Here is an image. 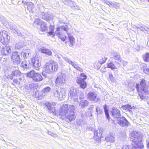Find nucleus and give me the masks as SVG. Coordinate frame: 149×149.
Listing matches in <instances>:
<instances>
[{
    "mask_svg": "<svg viewBox=\"0 0 149 149\" xmlns=\"http://www.w3.org/2000/svg\"><path fill=\"white\" fill-rule=\"evenodd\" d=\"M103 107L104 108V111L105 112V115L106 116V117L107 118L108 120H109L110 117V116L109 113V110L107 108V105L105 104L103 106Z\"/></svg>",
    "mask_w": 149,
    "mask_h": 149,
    "instance_id": "nucleus-25",
    "label": "nucleus"
},
{
    "mask_svg": "<svg viewBox=\"0 0 149 149\" xmlns=\"http://www.w3.org/2000/svg\"><path fill=\"white\" fill-rule=\"evenodd\" d=\"M121 108L124 110H127L130 112L132 109L131 106L129 104L123 105L121 106Z\"/></svg>",
    "mask_w": 149,
    "mask_h": 149,
    "instance_id": "nucleus-21",
    "label": "nucleus"
},
{
    "mask_svg": "<svg viewBox=\"0 0 149 149\" xmlns=\"http://www.w3.org/2000/svg\"><path fill=\"white\" fill-rule=\"evenodd\" d=\"M113 122L114 123L115 121L114 120L113 121Z\"/></svg>",
    "mask_w": 149,
    "mask_h": 149,
    "instance_id": "nucleus-42",
    "label": "nucleus"
},
{
    "mask_svg": "<svg viewBox=\"0 0 149 149\" xmlns=\"http://www.w3.org/2000/svg\"><path fill=\"white\" fill-rule=\"evenodd\" d=\"M22 74V73L19 70H14L12 71L11 73V75L13 76H20Z\"/></svg>",
    "mask_w": 149,
    "mask_h": 149,
    "instance_id": "nucleus-26",
    "label": "nucleus"
},
{
    "mask_svg": "<svg viewBox=\"0 0 149 149\" xmlns=\"http://www.w3.org/2000/svg\"><path fill=\"white\" fill-rule=\"evenodd\" d=\"M92 116V112L91 111H88L86 113V116L87 117H90Z\"/></svg>",
    "mask_w": 149,
    "mask_h": 149,
    "instance_id": "nucleus-34",
    "label": "nucleus"
},
{
    "mask_svg": "<svg viewBox=\"0 0 149 149\" xmlns=\"http://www.w3.org/2000/svg\"><path fill=\"white\" fill-rule=\"evenodd\" d=\"M55 26L54 25L50 24L49 26V31L47 32L48 36H51L54 35V30Z\"/></svg>",
    "mask_w": 149,
    "mask_h": 149,
    "instance_id": "nucleus-20",
    "label": "nucleus"
},
{
    "mask_svg": "<svg viewBox=\"0 0 149 149\" xmlns=\"http://www.w3.org/2000/svg\"><path fill=\"white\" fill-rule=\"evenodd\" d=\"M26 76L35 82L42 81L43 78L41 74L39 72H36L34 70H32L26 74Z\"/></svg>",
    "mask_w": 149,
    "mask_h": 149,
    "instance_id": "nucleus-3",
    "label": "nucleus"
},
{
    "mask_svg": "<svg viewBox=\"0 0 149 149\" xmlns=\"http://www.w3.org/2000/svg\"><path fill=\"white\" fill-rule=\"evenodd\" d=\"M71 109H74V106L73 105L64 104L61 107L60 109V113H63L65 115L69 112Z\"/></svg>",
    "mask_w": 149,
    "mask_h": 149,
    "instance_id": "nucleus-7",
    "label": "nucleus"
},
{
    "mask_svg": "<svg viewBox=\"0 0 149 149\" xmlns=\"http://www.w3.org/2000/svg\"><path fill=\"white\" fill-rule=\"evenodd\" d=\"M85 80H81L80 79L76 80V82L79 85L80 87L81 88L84 89L87 86V84Z\"/></svg>",
    "mask_w": 149,
    "mask_h": 149,
    "instance_id": "nucleus-18",
    "label": "nucleus"
},
{
    "mask_svg": "<svg viewBox=\"0 0 149 149\" xmlns=\"http://www.w3.org/2000/svg\"><path fill=\"white\" fill-rule=\"evenodd\" d=\"M51 67L52 68V72H55L57 71L58 69V65L54 62H51Z\"/></svg>",
    "mask_w": 149,
    "mask_h": 149,
    "instance_id": "nucleus-24",
    "label": "nucleus"
},
{
    "mask_svg": "<svg viewBox=\"0 0 149 149\" xmlns=\"http://www.w3.org/2000/svg\"><path fill=\"white\" fill-rule=\"evenodd\" d=\"M107 67L111 69L112 70L117 68V67L112 62L107 63Z\"/></svg>",
    "mask_w": 149,
    "mask_h": 149,
    "instance_id": "nucleus-23",
    "label": "nucleus"
},
{
    "mask_svg": "<svg viewBox=\"0 0 149 149\" xmlns=\"http://www.w3.org/2000/svg\"><path fill=\"white\" fill-rule=\"evenodd\" d=\"M51 63H47L44 66L42 73L43 75L45 76L47 74L52 72V68Z\"/></svg>",
    "mask_w": 149,
    "mask_h": 149,
    "instance_id": "nucleus-8",
    "label": "nucleus"
},
{
    "mask_svg": "<svg viewBox=\"0 0 149 149\" xmlns=\"http://www.w3.org/2000/svg\"><path fill=\"white\" fill-rule=\"evenodd\" d=\"M107 59V58L104 56H102L101 57V58L97 62L95 63V67L98 69L100 68L101 65L103 63H105Z\"/></svg>",
    "mask_w": 149,
    "mask_h": 149,
    "instance_id": "nucleus-12",
    "label": "nucleus"
},
{
    "mask_svg": "<svg viewBox=\"0 0 149 149\" xmlns=\"http://www.w3.org/2000/svg\"><path fill=\"white\" fill-rule=\"evenodd\" d=\"M13 79V77H12V78H10V79Z\"/></svg>",
    "mask_w": 149,
    "mask_h": 149,
    "instance_id": "nucleus-41",
    "label": "nucleus"
},
{
    "mask_svg": "<svg viewBox=\"0 0 149 149\" xmlns=\"http://www.w3.org/2000/svg\"><path fill=\"white\" fill-rule=\"evenodd\" d=\"M88 101L86 100H82L80 102V105L82 107H84L88 105Z\"/></svg>",
    "mask_w": 149,
    "mask_h": 149,
    "instance_id": "nucleus-30",
    "label": "nucleus"
},
{
    "mask_svg": "<svg viewBox=\"0 0 149 149\" xmlns=\"http://www.w3.org/2000/svg\"><path fill=\"white\" fill-rule=\"evenodd\" d=\"M87 99L90 101L96 102L99 100L97 98V95L94 92H90L87 95Z\"/></svg>",
    "mask_w": 149,
    "mask_h": 149,
    "instance_id": "nucleus-10",
    "label": "nucleus"
},
{
    "mask_svg": "<svg viewBox=\"0 0 149 149\" xmlns=\"http://www.w3.org/2000/svg\"><path fill=\"white\" fill-rule=\"evenodd\" d=\"M122 149H130V148L128 145H125L123 146Z\"/></svg>",
    "mask_w": 149,
    "mask_h": 149,
    "instance_id": "nucleus-37",
    "label": "nucleus"
},
{
    "mask_svg": "<svg viewBox=\"0 0 149 149\" xmlns=\"http://www.w3.org/2000/svg\"><path fill=\"white\" fill-rule=\"evenodd\" d=\"M73 67L76 69L77 70L79 71L80 72H82L83 71V70L80 67H79L78 65L76 64H74L73 65Z\"/></svg>",
    "mask_w": 149,
    "mask_h": 149,
    "instance_id": "nucleus-32",
    "label": "nucleus"
},
{
    "mask_svg": "<svg viewBox=\"0 0 149 149\" xmlns=\"http://www.w3.org/2000/svg\"><path fill=\"white\" fill-rule=\"evenodd\" d=\"M99 134L100 135H101V134L100 133H99Z\"/></svg>",
    "mask_w": 149,
    "mask_h": 149,
    "instance_id": "nucleus-43",
    "label": "nucleus"
},
{
    "mask_svg": "<svg viewBox=\"0 0 149 149\" xmlns=\"http://www.w3.org/2000/svg\"><path fill=\"white\" fill-rule=\"evenodd\" d=\"M111 115L114 118H118L121 116L120 110L115 107H113L111 111Z\"/></svg>",
    "mask_w": 149,
    "mask_h": 149,
    "instance_id": "nucleus-14",
    "label": "nucleus"
},
{
    "mask_svg": "<svg viewBox=\"0 0 149 149\" xmlns=\"http://www.w3.org/2000/svg\"><path fill=\"white\" fill-rule=\"evenodd\" d=\"M10 37L7 31L5 30L0 32V41L3 45L8 44L10 42Z\"/></svg>",
    "mask_w": 149,
    "mask_h": 149,
    "instance_id": "nucleus-4",
    "label": "nucleus"
},
{
    "mask_svg": "<svg viewBox=\"0 0 149 149\" xmlns=\"http://www.w3.org/2000/svg\"><path fill=\"white\" fill-rule=\"evenodd\" d=\"M136 88L140 99L145 100L148 98L146 95H149V86L147 84L145 79H142L139 83L136 84Z\"/></svg>",
    "mask_w": 149,
    "mask_h": 149,
    "instance_id": "nucleus-2",
    "label": "nucleus"
},
{
    "mask_svg": "<svg viewBox=\"0 0 149 149\" xmlns=\"http://www.w3.org/2000/svg\"><path fill=\"white\" fill-rule=\"evenodd\" d=\"M69 29L67 25L65 26H61L56 28L55 32L56 36L62 41L64 42L65 43H68L70 47L73 46L75 43V39L74 37L68 34L67 37L65 33H64L62 30L65 31L66 33Z\"/></svg>",
    "mask_w": 149,
    "mask_h": 149,
    "instance_id": "nucleus-1",
    "label": "nucleus"
},
{
    "mask_svg": "<svg viewBox=\"0 0 149 149\" xmlns=\"http://www.w3.org/2000/svg\"><path fill=\"white\" fill-rule=\"evenodd\" d=\"M145 72L146 74H149V68H147L145 70Z\"/></svg>",
    "mask_w": 149,
    "mask_h": 149,
    "instance_id": "nucleus-38",
    "label": "nucleus"
},
{
    "mask_svg": "<svg viewBox=\"0 0 149 149\" xmlns=\"http://www.w3.org/2000/svg\"><path fill=\"white\" fill-rule=\"evenodd\" d=\"M11 60L13 62L19 64L21 62L20 58L18 53L14 52L12 54Z\"/></svg>",
    "mask_w": 149,
    "mask_h": 149,
    "instance_id": "nucleus-11",
    "label": "nucleus"
},
{
    "mask_svg": "<svg viewBox=\"0 0 149 149\" xmlns=\"http://www.w3.org/2000/svg\"><path fill=\"white\" fill-rule=\"evenodd\" d=\"M27 7L29 11H31L34 8V4L32 3H29L27 4Z\"/></svg>",
    "mask_w": 149,
    "mask_h": 149,
    "instance_id": "nucleus-31",
    "label": "nucleus"
},
{
    "mask_svg": "<svg viewBox=\"0 0 149 149\" xmlns=\"http://www.w3.org/2000/svg\"><path fill=\"white\" fill-rule=\"evenodd\" d=\"M40 51L42 53L48 56H51L52 54L51 51L49 49L44 47L40 48Z\"/></svg>",
    "mask_w": 149,
    "mask_h": 149,
    "instance_id": "nucleus-19",
    "label": "nucleus"
},
{
    "mask_svg": "<svg viewBox=\"0 0 149 149\" xmlns=\"http://www.w3.org/2000/svg\"><path fill=\"white\" fill-rule=\"evenodd\" d=\"M109 79L110 80L112 81H113V77L112 74H110L109 75Z\"/></svg>",
    "mask_w": 149,
    "mask_h": 149,
    "instance_id": "nucleus-36",
    "label": "nucleus"
},
{
    "mask_svg": "<svg viewBox=\"0 0 149 149\" xmlns=\"http://www.w3.org/2000/svg\"><path fill=\"white\" fill-rule=\"evenodd\" d=\"M132 137H134V140L135 145H132V149H142L144 147V145L143 143L141 142V139L137 136H133Z\"/></svg>",
    "mask_w": 149,
    "mask_h": 149,
    "instance_id": "nucleus-5",
    "label": "nucleus"
},
{
    "mask_svg": "<svg viewBox=\"0 0 149 149\" xmlns=\"http://www.w3.org/2000/svg\"><path fill=\"white\" fill-rule=\"evenodd\" d=\"M20 66L24 69H29L31 67L30 63L26 61H23L21 63Z\"/></svg>",
    "mask_w": 149,
    "mask_h": 149,
    "instance_id": "nucleus-17",
    "label": "nucleus"
},
{
    "mask_svg": "<svg viewBox=\"0 0 149 149\" xmlns=\"http://www.w3.org/2000/svg\"><path fill=\"white\" fill-rule=\"evenodd\" d=\"M50 90V88L49 87H47L44 88L43 89V91L44 93H46L49 91Z\"/></svg>",
    "mask_w": 149,
    "mask_h": 149,
    "instance_id": "nucleus-35",
    "label": "nucleus"
},
{
    "mask_svg": "<svg viewBox=\"0 0 149 149\" xmlns=\"http://www.w3.org/2000/svg\"><path fill=\"white\" fill-rule=\"evenodd\" d=\"M65 76L61 74L57 77L55 81V83L56 84L62 85L65 83Z\"/></svg>",
    "mask_w": 149,
    "mask_h": 149,
    "instance_id": "nucleus-9",
    "label": "nucleus"
},
{
    "mask_svg": "<svg viewBox=\"0 0 149 149\" xmlns=\"http://www.w3.org/2000/svg\"><path fill=\"white\" fill-rule=\"evenodd\" d=\"M56 105V104L54 102L52 103L47 102L45 104L46 106L51 113L56 112V109L54 107Z\"/></svg>",
    "mask_w": 149,
    "mask_h": 149,
    "instance_id": "nucleus-16",
    "label": "nucleus"
},
{
    "mask_svg": "<svg viewBox=\"0 0 149 149\" xmlns=\"http://www.w3.org/2000/svg\"><path fill=\"white\" fill-rule=\"evenodd\" d=\"M77 90L75 88L71 89L69 92L70 96H75L77 94Z\"/></svg>",
    "mask_w": 149,
    "mask_h": 149,
    "instance_id": "nucleus-28",
    "label": "nucleus"
},
{
    "mask_svg": "<svg viewBox=\"0 0 149 149\" xmlns=\"http://www.w3.org/2000/svg\"><path fill=\"white\" fill-rule=\"evenodd\" d=\"M142 58L145 62H149V53H146L142 55Z\"/></svg>",
    "mask_w": 149,
    "mask_h": 149,
    "instance_id": "nucleus-22",
    "label": "nucleus"
},
{
    "mask_svg": "<svg viewBox=\"0 0 149 149\" xmlns=\"http://www.w3.org/2000/svg\"><path fill=\"white\" fill-rule=\"evenodd\" d=\"M19 79L20 80H22V78H19Z\"/></svg>",
    "mask_w": 149,
    "mask_h": 149,
    "instance_id": "nucleus-40",
    "label": "nucleus"
},
{
    "mask_svg": "<svg viewBox=\"0 0 149 149\" xmlns=\"http://www.w3.org/2000/svg\"><path fill=\"white\" fill-rule=\"evenodd\" d=\"M87 79V76L84 73H81L79 75V77H77V80L80 79L82 80H86Z\"/></svg>",
    "mask_w": 149,
    "mask_h": 149,
    "instance_id": "nucleus-27",
    "label": "nucleus"
},
{
    "mask_svg": "<svg viewBox=\"0 0 149 149\" xmlns=\"http://www.w3.org/2000/svg\"><path fill=\"white\" fill-rule=\"evenodd\" d=\"M13 82L12 83V84L13 85H15L16 84H19L20 82L17 79H14L13 81Z\"/></svg>",
    "mask_w": 149,
    "mask_h": 149,
    "instance_id": "nucleus-33",
    "label": "nucleus"
},
{
    "mask_svg": "<svg viewBox=\"0 0 149 149\" xmlns=\"http://www.w3.org/2000/svg\"><path fill=\"white\" fill-rule=\"evenodd\" d=\"M40 30L41 31H45L47 29V25L44 23L41 24L40 26Z\"/></svg>",
    "mask_w": 149,
    "mask_h": 149,
    "instance_id": "nucleus-29",
    "label": "nucleus"
},
{
    "mask_svg": "<svg viewBox=\"0 0 149 149\" xmlns=\"http://www.w3.org/2000/svg\"><path fill=\"white\" fill-rule=\"evenodd\" d=\"M30 63L33 68L36 70H39L41 66V63L38 58L33 57L30 59Z\"/></svg>",
    "mask_w": 149,
    "mask_h": 149,
    "instance_id": "nucleus-6",
    "label": "nucleus"
},
{
    "mask_svg": "<svg viewBox=\"0 0 149 149\" xmlns=\"http://www.w3.org/2000/svg\"><path fill=\"white\" fill-rule=\"evenodd\" d=\"M98 136H97V135H96V136H95V137L96 138V139L97 140H100L101 139V137H99V136H98Z\"/></svg>",
    "mask_w": 149,
    "mask_h": 149,
    "instance_id": "nucleus-39",
    "label": "nucleus"
},
{
    "mask_svg": "<svg viewBox=\"0 0 149 149\" xmlns=\"http://www.w3.org/2000/svg\"><path fill=\"white\" fill-rule=\"evenodd\" d=\"M74 109H71L69 112L67 113L66 116V118L70 122L74 120L76 118L74 112Z\"/></svg>",
    "mask_w": 149,
    "mask_h": 149,
    "instance_id": "nucleus-13",
    "label": "nucleus"
},
{
    "mask_svg": "<svg viewBox=\"0 0 149 149\" xmlns=\"http://www.w3.org/2000/svg\"><path fill=\"white\" fill-rule=\"evenodd\" d=\"M120 119L118 122V123L120 126H127L128 125L129 122L124 117H120Z\"/></svg>",
    "mask_w": 149,
    "mask_h": 149,
    "instance_id": "nucleus-15",
    "label": "nucleus"
}]
</instances>
